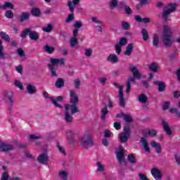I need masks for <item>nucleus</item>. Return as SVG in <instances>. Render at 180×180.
Masks as SVG:
<instances>
[{"label": "nucleus", "instance_id": "obj_8", "mask_svg": "<svg viewBox=\"0 0 180 180\" xmlns=\"http://www.w3.org/2000/svg\"><path fill=\"white\" fill-rule=\"evenodd\" d=\"M4 100L8 103V106H13V93L6 92L4 94Z\"/></svg>", "mask_w": 180, "mask_h": 180}, {"label": "nucleus", "instance_id": "obj_42", "mask_svg": "<svg viewBox=\"0 0 180 180\" xmlns=\"http://www.w3.org/2000/svg\"><path fill=\"white\" fill-rule=\"evenodd\" d=\"M70 47H75L78 44V39L77 37H72L70 40Z\"/></svg>", "mask_w": 180, "mask_h": 180}, {"label": "nucleus", "instance_id": "obj_26", "mask_svg": "<svg viewBox=\"0 0 180 180\" xmlns=\"http://www.w3.org/2000/svg\"><path fill=\"white\" fill-rule=\"evenodd\" d=\"M150 144L153 148H155L156 153H158V154H160V153H162V148H161V146H160L157 142L152 141Z\"/></svg>", "mask_w": 180, "mask_h": 180}, {"label": "nucleus", "instance_id": "obj_33", "mask_svg": "<svg viewBox=\"0 0 180 180\" xmlns=\"http://www.w3.org/2000/svg\"><path fill=\"white\" fill-rule=\"evenodd\" d=\"M139 4L136 5V8L138 10L141 9L144 6V5H147V2H148V0H138Z\"/></svg>", "mask_w": 180, "mask_h": 180}, {"label": "nucleus", "instance_id": "obj_40", "mask_svg": "<svg viewBox=\"0 0 180 180\" xmlns=\"http://www.w3.org/2000/svg\"><path fill=\"white\" fill-rule=\"evenodd\" d=\"M149 70H150L152 72H157V71H158V65H157L155 63H152L149 66Z\"/></svg>", "mask_w": 180, "mask_h": 180}, {"label": "nucleus", "instance_id": "obj_5", "mask_svg": "<svg viewBox=\"0 0 180 180\" xmlns=\"http://www.w3.org/2000/svg\"><path fill=\"white\" fill-rule=\"evenodd\" d=\"M176 9V4H169L166 7L163 8L162 13V19L165 21L168 20V16L172 13Z\"/></svg>", "mask_w": 180, "mask_h": 180}, {"label": "nucleus", "instance_id": "obj_27", "mask_svg": "<svg viewBox=\"0 0 180 180\" xmlns=\"http://www.w3.org/2000/svg\"><path fill=\"white\" fill-rule=\"evenodd\" d=\"M37 89L36 87H34V86H33L31 84H29L27 85V91L28 92V94H30V95H33V94H36L37 92Z\"/></svg>", "mask_w": 180, "mask_h": 180}, {"label": "nucleus", "instance_id": "obj_49", "mask_svg": "<svg viewBox=\"0 0 180 180\" xmlns=\"http://www.w3.org/2000/svg\"><path fill=\"white\" fill-rule=\"evenodd\" d=\"M125 134H127L128 136H130V126L129 124H127L124 127V132Z\"/></svg>", "mask_w": 180, "mask_h": 180}, {"label": "nucleus", "instance_id": "obj_23", "mask_svg": "<svg viewBox=\"0 0 180 180\" xmlns=\"http://www.w3.org/2000/svg\"><path fill=\"white\" fill-rule=\"evenodd\" d=\"M30 13L34 18H40V16H41V10L39 8H32L30 11Z\"/></svg>", "mask_w": 180, "mask_h": 180}, {"label": "nucleus", "instance_id": "obj_64", "mask_svg": "<svg viewBox=\"0 0 180 180\" xmlns=\"http://www.w3.org/2000/svg\"><path fill=\"white\" fill-rule=\"evenodd\" d=\"M139 178L141 180H148V178H147V176L143 173L139 174Z\"/></svg>", "mask_w": 180, "mask_h": 180}, {"label": "nucleus", "instance_id": "obj_47", "mask_svg": "<svg viewBox=\"0 0 180 180\" xmlns=\"http://www.w3.org/2000/svg\"><path fill=\"white\" fill-rule=\"evenodd\" d=\"M118 46H126V44H127V39H126V37H122L120 39V42L118 44Z\"/></svg>", "mask_w": 180, "mask_h": 180}, {"label": "nucleus", "instance_id": "obj_51", "mask_svg": "<svg viewBox=\"0 0 180 180\" xmlns=\"http://www.w3.org/2000/svg\"><path fill=\"white\" fill-rule=\"evenodd\" d=\"M115 51L118 56L122 54V46L117 44L115 45Z\"/></svg>", "mask_w": 180, "mask_h": 180}, {"label": "nucleus", "instance_id": "obj_24", "mask_svg": "<svg viewBox=\"0 0 180 180\" xmlns=\"http://www.w3.org/2000/svg\"><path fill=\"white\" fill-rule=\"evenodd\" d=\"M109 113V110H108V105H105L103 108L101 109V119L103 122H105L106 119V115Z\"/></svg>", "mask_w": 180, "mask_h": 180}, {"label": "nucleus", "instance_id": "obj_37", "mask_svg": "<svg viewBox=\"0 0 180 180\" xmlns=\"http://www.w3.org/2000/svg\"><path fill=\"white\" fill-rule=\"evenodd\" d=\"M56 49L53 46H50L49 45H45L44 46V51L48 53V54H53L54 53V51Z\"/></svg>", "mask_w": 180, "mask_h": 180}, {"label": "nucleus", "instance_id": "obj_17", "mask_svg": "<svg viewBox=\"0 0 180 180\" xmlns=\"http://www.w3.org/2000/svg\"><path fill=\"white\" fill-rule=\"evenodd\" d=\"M80 0H72L68 2V6L71 13H74V9H75V6L79 4Z\"/></svg>", "mask_w": 180, "mask_h": 180}, {"label": "nucleus", "instance_id": "obj_53", "mask_svg": "<svg viewBox=\"0 0 180 180\" xmlns=\"http://www.w3.org/2000/svg\"><path fill=\"white\" fill-rule=\"evenodd\" d=\"M79 86H81V80L79 79H77L75 80V89H79Z\"/></svg>", "mask_w": 180, "mask_h": 180}, {"label": "nucleus", "instance_id": "obj_30", "mask_svg": "<svg viewBox=\"0 0 180 180\" xmlns=\"http://www.w3.org/2000/svg\"><path fill=\"white\" fill-rule=\"evenodd\" d=\"M55 86L58 89L63 88V86H64V79L63 78L57 79L55 83Z\"/></svg>", "mask_w": 180, "mask_h": 180}, {"label": "nucleus", "instance_id": "obj_62", "mask_svg": "<svg viewBox=\"0 0 180 180\" xmlns=\"http://www.w3.org/2000/svg\"><path fill=\"white\" fill-rule=\"evenodd\" d=\"M124 11H125L126 15H130L132 12L131 8L129 6H126V8H124Z\"/></svg>", "mask_w": 180, "mask_h": 180}, {"label": "nucleus", "instance_id": "obj_32", "mask_svg": "<svg viewBox=\"0 0 180 180\" xmlns=\"http://www.w3.org/2000/svg\"><path fill=\"white\" fill-rule=\"evenodd\" d=\"M32 32V30L30 28H26L24 30L22 31L20 37L22 39H26L27 37V34H30V32Z\"/></svg>", "mask_w": 180, "mask_h": 180}, {"label": "nucleus", "instance_id": "obj_20", "mask_svg": "<svg viewBox=\"0 0 180 180\" xmlns=\"http://www.w3.org/2000/svg\"><path fill=\"white\" fill-rule=\"evenodd\" d=\"M37 160L39 164H46L49 161V156L47 153H42L38 158Z\"/></svg>", "mask_w": 180, "mask_h": 180}, {"label": "nucleus", "instance_id": "obj_57", "mask_svg": "<svg viewBox=\"0 0 180 180\" xmlns=\"http://www.w3.org/2000/svg\"><path fill=\"white\" fill-rule=\"evenodd\" d=\"M17 53H18V56H20V57H25V51H23V49H22V48H19L17 50Z\"/></svg>", "mask_w": 180, "mask_h": 180}, {"label": "nucleus", "instance_id": "obj_25", "mask_svg": "<svg viewBox=\"0 0 180 180\" xmlns=\"http://www.w3.org/2000/svg\"><path fill=\"white\" fill-rule=\"evenodd\" d=\"M29 37L30 40L36 41L37 40H39V32L31 30V32L29 34Z\"/></svg>", "mask_w": 180, "mask_h": 180}, {"label": "nucleus", "instance_id": "obj_63", "mask_svg": "<svg viewBox=\"0 0 180 180\" xmlns=\"http://www.w3.org/2000/svg\"><path fill=\"white\" fill-rule=\"evenodd\" d=\"M9 179V175L6 172H4L1 176V180H8Z\"/></svg>", "mask_w": 180, "mask_h": 180}, {"label": "nucleus", "instance_id": "obj_46", "mask_svg": "<svg viewBox=\"0 0 180 180\" xmlns=\"http://www.w3.org/2000/svg\"><path fill=\"white\" fill-rule=\"evenodd\" d=\"M5 16L7 18V19H12L14 16L13 11L8 10L5 12Z\"/></svg>", "mask_w": 180, "mask_h": 180}, {"label": "nucleus", "instance_id": "obj_50", "mask_svg": "<svg viewBox=\"0 0 180 180\" xmlns=\"http://www.w3.org/2000/svg\"><path fill=\"white\" fill-rule=\"evenodd\" d=\"M169 105H171V102L169 101H164L162 105V110H167V109L169 108Z\"/></svg>", "mask_w": 180, "mask_h": 180}, {"label": "nucleus", "instance_id": "obj_6", "mask_svg": "<svg viewBox=\"0 0 180 180\" xmlns=\"http://www.w3.org/2000/svg\"><path fill=\"white\" fill-rule=\"evenodd\" d=\"M80 143L84 148L87 150L88 147L94 146V139L91 134H87L82 138Z\"/></svg>", "mask_w": 180, "mask_h": 180}, {"label": "nucleus", "instance_id": "obj_1", "mask_svg": "<svg viewBox=\"0 0 180 180\" xmlns=\"http://www.w3.org/2000/svg\"><path fill=\"white\" fill-rule=\"evenodd\" d=\"M70 94L71 105L67 104L65 105L64 119L67 123H72V122L74 121V117H72V116H71V115H74V114L78 113V112H79L78 107H77V105L78 104V102L79 101L78 96H77V94H75V92H74V91H72V90L70 91ZM70 109L71 115H70Z\"/></svg>", "mask_w": 180, "mask_h": 180}, {"label": "nucleus", "instance_id": "obj_14", "mask_svg": "<svg viewBox=\"0 0 180 180\" xmlns=\"http://www.w3.org/2000/svg\"><path fill=\"white\" fill-rule=\"evenodd\" d=\"M13 150V146L10 144H6L4 143H0V151L6 152L12 151Z\"/></svg>", "mask_w": 180, "mask_h": 180}, {"label": "nucleus", "instance_id": "obj_28", "mask_svg": "<svg viewBox=\"0 0 180 180\" xmlns=\"http://www.w3.org/2000/svg\"><path fill=\"white\" fill-rule=\"evenodd\" d=\"M129 137H130V135H128L125 133L122 132L120 134V143H126L127 140H129Z\"/></svg>", "mask_w": 180, "mask_h": 180}, {"label": "nucleus", "instance_id": "obj_29", "mask_svg": "<svg viewBox=\"0 0 180 180\" xmlns=\"http://www.w3.org/2000/svg\"><path fill=\"white\" fill-rule=\"evenodd\" d=\"M1 9H15V6L9 1H5L4 5L1 6Z\"/></svg>", "mask_w": 180, "mask_h": 180}, {"label": "nucleus", "instance_id": "obj_31", "mask_svg": "<svg viewBox=\"0 0 180 180\" xmlns=\"http://www.w3.org/2000/svg\"><path fill=\"white\" fill-rule=\"evenodd\" d=\"M0 37L3 39V40H5V41H7L8 43L9 41H11V37H9V35L4 31H1L0 32Z\"/></svg>", "mask_w": 180, "mask_h": 180}, {"label": "nucleus", "instance_id": "obj_44", "mask_svg": "<svg viewBox=\"0 0 180 180\" xmlns=\"http://www.w3.org/2000/svg\"><path fill=\"white\" fill-rule=\"evenodd\" d=\"M96 165L98 167L97 171L98 172H103V171H105V166H103L101 162H97Z\"/></svg>", "mask_w": 180, "mask_h": 180}, {"label": "nucleus", "instance_id": "obj_11", "mask_svg": "<svg viewBox=\"0 0 180 180\" xmlns=\"http://www.w3.org/2000/svg\"><path fill=\"white\" fill-rule=\"evenodd\" d=\"M50 99L56 108H58L59 109L63 108V106H61V105L58 104L57 102H63V101H64V97L59 96L56 98V100L53 97H51Z\"/></svg>", "mask_w": 180, "mask_h": 180}, {"label": "nucleus", "instance_id": "obj_9", "mask_svg": "<svg viewBox=\"0 0 180 180\" xmlns=\"http://www.w3.org/2000/svg\"><path fill=\"white\" fill-rule=\"evenodd\" d=\"M151 174L155 180H161L162 179V173L155 167L151 169Z\"/></svg>", "mask_w": 180, "mask_h": 180}, {"label": "nucleus", "instance_id": "obj_56", "mask_svg": "<svg viewBox=\"0 0 180 180\" xmlns=\"http://www.w3.org/2000/svg\"><path fill=\"white\" fill-rule=\"evenodd\" d=\"M104 137L105 139H110V137H112V133H110V131L109 130H105L104 131Z\"/></svg>", "mask_w": 180, "mask_h": 180}, {"label": "nucleus", "instance_id": "obj_39", "mask_svg": "<svg viewBox=\"0 0 180 180\" xmlns=\"http://www.w3.org/2000/svg\"><path fill=\"white\" fill-rule=\"evenodd\" d=\"M121 26L124 30H129V29H130V27H131L130 23H129L128 22H126V21H122Z\"/></svg>", "mask_w": 180, "mask_h": 180}, {"label": "nucleus", "instance_id": "obj_35", "mask_svg": "<svg viewBox=\"0 0 180 180\" xmlns=\"http://www.w3.org/2000/svg\"><path fill=\"white\" fill-rule=\"evenodd\" d=\"M148 99V98H147V96H146V94H141L138 98V101L141 103H147Z\"/></svg>", "mask_w": 180, "mask_h": 180}, {"label": "nucleus", "instance_id": "obj_60", "mask_svg": "<svg viewBox=\"0 0 180 180\" xmlns=\"http://www.w3.org/2000/svg\"><path fill=\"white\" fill-rule=\"evenodd\" d=\"M92 56V49H86L85 52V56L86 57H91Z\"/></svg>", "mask_w": 180, "mask_h": 180}, {"label": "nucleus", "instance_id": "obj_15", "mask_svg": "<svg viewBox=\"0 0 180 180\" xmlns=\"http://www.w3.org/2000/svg\"><path fill=\"white\" fill-rule=\"evenodd\" d=\"M74 136H75V132L74 131H68L66 133V137L70 143V144L73 145L75 143L74 139Z\"/></svg>", "mask_w": 180, "mask_h": 180}, {"label": "nucleus", "instance_id": "obj_3", "mask_svg": "<svg viewBox=\"0 0 180 180\" xmlns=\"http://www.w3.org/2000/svg\"><path fill=\"white\" fill-rule=\"evenodd\" d=\"M162 41L165 47H171L172 46V32L167 25L163 29Z\"/></svg>", "mask_w": 180, "mask_h": 180}, {"label": "nucleus", "instance_id": "obj_4", "mask_svg": "<svg viewBox=\"0 0 180 180\" xmlns=\"http://www.w3.org/2000/svg\"><path fill=\"white\" fill-rule=\"evenodd\" d=\"M51 64L49 65V68L52 77H57V72H56L55 65H64L65 64V59L62 58L60 59L58 58H50Z\"/></svg>", "mask_w": 180, "mask_h": 180}, {"label": "nucleus", "instance_id": "obj_45", "mask_svg": "<svg viewBox=\"0 0 180 180\" xmlns=\"http://www.w3.org/2000/svg\"><path fill=\"white\" fill-rule=\"evenodd\" d=\"M119 2L117 0H111L109 3V6L111 8V9H113V8H116Z\"/></svg>", "mask_w": 180, "mask_h": 180}, {"label": "nucleus", "instance_id": "obj_58", "mask_svg": "<svg viewBox=\"0 0 180 180\" xmlns=\"http://www.w3.org/2000/svg\"><path fill=\"white\" fill-rule=\"evenodd\" d=\"M91 20L94 23H96L97 25H102V23H103V21L96 19V17H92Z\"/></svg>", "mask_w": 180, "mask_h": 180}, {"label": "nucleus", "instance_id": "obj_41", "mask_svg": "<svg viewBox=\"0 0 180 180\" xmlns=\"http://www.w3.org/2000/svg\"><path fill=\"white\" fill-rule=\"evenodd\" d=\"M53 24H48L46 27H44L42 30L45 33H50L53 30Z\"/></svg>", "mask_w": 180, "mask_h": 180}, {"label": "nucleus", "instance_id": "obj_48", "mask_svg": "<svg viewBox=\"0 0 180 180\" xmlns=\"http://www.w3.org/2000/svg\"><path fill=\"white\" fill-rule=\"evenodd\" d=\"M124 122H127V123H131V122H133V118L130 115H125L124 117Z\"/></svg>", "mask_w": 180, "mask_h": 180}, {"label": "nucleus", "instance_id": "obj_55", "mask_svg": "<svg viewBox=\"0 0 180 180\" xmlns=\"http://www.w3.org/2000/svg\"><path fill=\"white\" fill-rule=\"evenodd\" d=\"M14 85L15 86L19 88V89H20L21 91L23 90V86L22 85V83H20V82L16 80L14 83Z\"/></svg>", "mask_w": 180, "mask_h": 180}, {"label": "nucleus", "instance_id": "obj_7", "mask_svg": "<svg viewBox=\"0 0 180 180\" xmlns=\"http://www.w3.org/2000/svg\"><path fill=\"white\" fill-rule=\"evenodd\" d=\"M118 98L120 108H124L126 106V102L124 101V94H123V86H120V87Z\"/></svg>", "mask_w": 180, "mask_h": 180}, {"label": "nucleus", "instance_id": "obj_12", "mask_svg": "<svg viewBox=\"0 0 180 180\" xmlns=\"http://www.w3.org/2000/svg\"><path fill=\"white\" fill-rule=\"evenodd\" d=\"M154 85L158 86V92H164L167 85L162 81L156 80L154 82Z\"/></svg>", "mask_w": 180, "mask_h": 180}, {"label": "nucleus", "instance_id": "obj_22", "mask_svg": "<svg viewBox=\"0 0 180 180\" xmlns=\"http://www.w3.org/2000/svg\"><path fill=\"white\" fill-rule=\"evenodd\" d=\"M133 49H134L133 44H128L125 51H124V56H127V57L131 56V53H133Z\"/></svg>", "mask_w": 180, "mask_h": 180}, {"label": "nucleus", "instance_id": "obj_18", "mask_svg": "<svg viewBox=\"0 0 180 180\" xmlns=\"http://www.w3.org/2000/svg\"><path fill=\"white\" fill-rule=\"evenodd\" d=\"M134 19L136 22H139V23H150V22H151V19H150L149 18H142L141 16L139 15H135Z\"/></svg>", "mask_w": 180, "mask_h": 180}, {"label": "nucleus", "instance_id": "obj_2", "mask_svg": "<svg viewBox=\"0 0 180 180\" xmlns=\"http://www.w3.org/2000/svg\"><path fill=\"white\" fill-rule=\"evenodd\" d=\"M129 70L131 72H132L134 77H129L126 82L127 94H129L130 92V89H131V82H134V81H136V79H141V74L140 73V72H139V70H137V68H136V66H131L129 68Z\"/></svg>", "mask_w": 180, "mask_h": 180}, {"label": "nucleus", "instance_id": "obj_38", "mask_svg": "<svg viewBox=\"0 0 180 180\" xmlns=\"http://www.w3.org/2000/svg\"><path fill=\"white\" fill-rule=\"evenodd\" d=\"M127 160L129 162H131V164H136L137 163V160H136V157L133 154H129L127 156Z\"/></svg>", "mask_w": 180, "mask_h": 180}, {"label": "nucleus", "instance_id": "obj_54", "mask_svg": "<svg viewBox=\"0 0 180 180\" xmlns=\"http://www.w3.org/2000/svg\"><path fill=\"white\" fill-rule=\"evenodd\" d=\"M148 134V136H150V137H155V136H157V131L154 129L149 130Z\"/></svg>", "mask_w": 180, "mask_h": 180}, {"label": "nucleus", "instance_id": "obj_13", "mask_svg": "<svg viewBox=\"0 0 180 180\" xmlns=\"http://www.w3.org/2000/svg\"><path fill=\"white\" fill-rule=\"evenodd\" d=\"M162 126L163 127V130L168 136H171L172 134V130L169 127V124L165 120H162Z\"/></svg>", "mask_w": 180, "mask_h": 180}, {"label": "nucleus", "instance_id": "obj_16", "mask_svg": "<svg viewBox=\"0 0 180 180\" xmlns=\"http://www.w3.org/2000/svg\"><path fill=\"white\" fill-rule=\"evenodd\" d=\"M107 61H108V63H111L112 64H116L117 63H119V58L117 56H116V54L111 53L108 56Z\"/></svg>", "mask_w": 180, "mask_h": 180}, {"label": "nucleus", "instance_id": "obj_36", "mask_svg": "<svg viewBox=\"0 0 180 180\" xmlns=\"http://www.w3.org/2000/svg\"><path fill=\"white\" fill-rule=\"evenodd\" d=\"M59 176L62 180H68V173L64 170L59 172Z\"/></svg>", "mask_w": 180, "mask_h": 180}, {"label": "nucleus", "instance_id": "obj_34", "mask_svg": "<svg viewBox=\"0 0 180 180\" xmlns=\"http://www.w3.org/2000/svg\"><path fill=\"white\" fill-rule=\"evenodd\" d=\"M141 35L143 37V41H147L148 40V32H147V30H146V28H143L141 30Z\"/></svg>", "mask_w": 180, "mask_h": 180}, {"label": "nucleus", "instance_id": "obj_61", "mask_svg": "<svg viewBox=\"0 0 180 180\" xmlns=\"http://www.w3.org/2000/svg\"><path fill=\"white\" fill-rule=\"evenodd\" d=\"M74 27H75V29H79V27H82V22H81V21H77L74 24Z\"/></svg>", "mask_w": 180, "mask_h": 180}, {"label": "nucleus", "instance_id": "obj_52", "mask_svg": "<svg viewBox=\"0 0 180 180\" xmlns=\"http://www.w3.org/2000/svg\"><path fill=\"white\" fill-rule=\"evenodd\" d=\"M174 160H175V162L177 164V165H180V155H179V153L174 154Z\"/></svg>", "mask_w": 180, "mask_h": 180}, {"label": "nucleus", "instance_id": "obj_59", "mask_svg": "<svg viewBox=\"0 0 180 180\" xmlns=\"http://www.w3.org/2000/svg\"><path fill=\"white\" fill-rule=\"evenodd\" d=\"M72 20H74V13H72V14H70L67 19H66V22L68 23H69V22H72Z\"/></svg>", "mask_w": 180, "mask_h": 180}, {"label": "nucleus", "instance_id": "obj_43", "mask_svg": "<svg viewBox=\"0 0 180 180\" xmlns=\"http://www.w3.org/2000/svg\"><path fill=\"white\" fill-rule=\"evenodd\" d=\"M159 43H160V39L158 38V37L157 35H154L153 41V44L154 46V47H156L157 49H158V47H160L158 46Z\"/></svg>", "mask_w": 180, "mask_h": 180}, {"label": "nucleus", "instance_id": "obj_19", "mask_svg": "<svg viewBox=\"0 0 180 180\" xmlns=\"http://www.w3.org/2000/svg\"><path fill=\"white\" fill-rule=\"evenodd\" d=\"M115 154L119 162H123V160H124V152L123 151V148H120L118 151L115 152Z\"/></svg>", "mask_w": 180, "mask_h": 180}, {"label": "nucleus", "instance_id": "obj_21", "mask_svg": "<svg viewBox=\"0 0 180 180\" xmlns=\"http://www.w3.org/2000/svg\"><path fill=\"white\" fill-rule=\"evenodd\" d=\"M141 143L142 144L145 151H146V153H148V154H150V147H148V141H147V139L144 137L141 138Z\"/></svg>", "mask_w": 180, "mask_h": 180}, {"label": "nucleus", "instance_id": "obj_10", "mask_svg": "<svg viewBox=\"0 0 180 180\" xmlns=\"http://www.w3.org/2000/svg\"><path fill=\"white\" fill-rule=\"evenodd\" d=\"M25 20H30V13L22 12L18 17V22L23 23Z\"/></svg>", "mask_w": 180, "mask_h": 180}]
</instances>
